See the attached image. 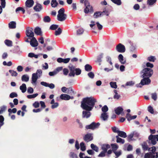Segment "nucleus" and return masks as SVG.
I'll return each mask as SVG.
<instances>
[{"label":"nucleus","mask_w":158,"mask_h":158,"mask_svg":"<svg viewBox=\"0 0 158 158\" xmlns=\"http://www.w3.org/2000/svg\"><path fill=\"white\" fill-rule=\"evenodd\" d=\"M97 101L96 99L93 97L84 98L81 102V106L84 110L91 111Z\"/></svg>","instance_id":"nucleus-1"},{"label":"nucleus","mask_w":158,"mask_h":158,"mask_svg":"<svg viewBox=\"0 0 158 158\" xmlns=\"http://www.w3.org/2000/svg\"><path fill=\"white\" fill-rule=\"evenodd\" d=\"M70 73L69 76L70 77H74L75 75H78L81 74V70L79 68H76L73 65L69 66Z\"/></svg>","instance_id":"nucleus-2"},{"label":"nucleus","mask_w":158,"mask_h":158,"mask_svg":"<svg viewBox=\"0 0 158 158\" xmlns=\"http://www.w3.org/2000/svg\"><path fill=\"white\" fill-rule=\"evenodd\" d=\"M141 77H151L153 74V70L149 68H146L143 69L140 72Z\"/></svg>","instance_id":"nucleus-3"},{"label":"nucleus","mask_w":158,"mask_h":158,"mask_svg":"<svg viewBox=\"0 0 158 158\" xmlns=\"http://www.w3.org/2000/svg\"><path fill=\"white\" fill-rule=\"evenodd\" d=\"M64 9L63 8L60 9L58 11L57 15V19L60 21L65 20L67 18V15L64 14Z\"/></svg>","instance_id":"nucleus-4"},{"label":"nucleus","mask_w":158,"mask_h":158,"mask_svg":"<svg viewBox=\"0 0 158 158\" xmlns=\"http://www.w3.org/2000/svg\"><path fill=\"white\" fill-rule=\"evenodd\" d=\"M143 79L141 80L139 84L136 85V86L137 87H142V86L148 85L151 83V80L150 77H141Z\"/></svg>","instance_id":"nucleus-5"},{"label":"nucleus","mask_w":158,"mask_h":158,"mask_svg":"<svg viewBox=\"0 0 158 158\" xmlns=\"http://www.w3.org/2000/svg\"><path fill=\"white\" fill-rule=\"evenodd\" d=\"M100 125V124L99 123H95L94 122H93L89 125L86 126L85 128L87 129H91L94 130L98 128Z\"/></svg>","instance_id":"nucleus-6"},{"label":"nucleus","mask_w":158,"mask_h":158,"mask_svg":"<svg viewBox=\"0 0 158 158\" xmlns=\"http://www.w3.org/2000/svg\"><path fill=\"white\" fill-rule=\"evenodd\" d=\"M116 51L120 53H123L125 51V48L124 45L120 43L117 45L116 47Z\"/></svg>","instance_id":"nucleus-7"},{"label":"nucleus","mask_w":158,"mask_h":158,"mask_svg":"<svg viewBox=\"0 0 158 158\" xmlns=\"http://www.w3.org/2000/svg\"><path fill=\"white\" fill-rule=\"evenodd\" d=\"M33 29L29 27H27L26 31V35L27 36L33 38L34 36V33L33 31Z\"/></svg>","instance_id":"nucleus-8"},{"label":"nucleus","mask_w":158,"mask_h":158,"mask_svg":"<svg viewBox=\"0 0 158 158\" xmlns=\"http://www.w3.org/2000/svg\"><path fill=\"white\" fill-rule=\"evenodd\" d=\"M39 76H36L35 73H33L31 77V83L33 85L36 86L37 85V81L38 78Z\"/></svg>","instance_id":"nucleus-9"},{"label":"nucleus","mask_w":158,"mask_h":158,"mask_svg":"<svg viewBox=\"0 0 158 158\" xmlns=\"http://www.w3.org/2000/svg\"><path fill=\"white\" fill-rule=\"evenodd\" d=\"M148 139L150 141L149 143L154 145L156 143V140L154 135H150L148 137Z\"/></svg>","instance_id":"nucleus-10"},{"label":"nucleus","mask_w":158,"mask_h":158,"mask_svg":"<svg viewBox=\"0 0 158 158\" xmlns=\"http://www.w3.org/2000/svg\"><path fill=\"white\" fill-rule=\"evenodd\" d=\"M93 139L92 134L90 133H88L85 135L84 137V139L86 142H88L91 141Z\"/></svg>","instance_id":"nucleus-11"},{"label":"nucleus","mask_w":158,"mask_h":158,"mask_svg":"<svg viewBox=\"0 0 158 158\" xmlns=\"http://www.w3.org/2000/svg\"><path fill=\"white\" fill-rule=\"evenodd\" d=\"M30 44L33 47H37L38 46V44L37 40L34 37L32 38V39H31L30 42Z\"/></svg>","instance_id":"nucleus-12"},{"label":"nucleus","mask_w":158,"mask_h":158,"mask_svg":"<svg viewBox=\"0 0 158 158\" xmlns=\"http://www.w3.org/2000/svg\"><path fill=\"white\" fill-rule=\"evenodd\" d=\"M70 59V58L63 59L61 58H59L57 59V61L59 63H64L65 64L68 63Z\"/></svg>","instance_id":"nucleus-13"},{"label":"nucleus","mask_w":158,"mask_h":158,"mask_svg":"<svg viewBox=\"0 0 158 158\" xmlns=\"http://www.w3.org/2000/svg\"><path fill=\"white\" fill-rule=\"evenodd\" d=\"M34 3L33 0H27L25 2V5L26 7L30 8L33 6Z\"/></svg>","instance_id":"nucleus-14"},{"label":"nucleus","mask_w":158,"mask_h":158,"mask_svg":"<svg viewBox=\"0 0 158 158\" xmlns=\"http://www.w3.org/2000/svg\"><path fill=\"white\" fill-rule=\"evenodd\" d=\"M69 90V92H67V93L71 94L72 93L74 94V92L73 91L72 88L71 87H69V88H67L65 87H63L61 89L62 91L64 93H65L67 89Z\"/></svg>","instance_id":"nucleus-15"},{"label":"nucleus","mask_w":158,"mask_h":158,"mask_svg":"<svg viewBox=\"0 0 158 158\" xmlns=\"http://www.w3.org/2000/svg\"><path fill=\"white\" fill-rule=\"evenodd\" d=\"M60 98L62 100H68L70 99L71 97L68 94H62L60 95Z\"/></svg>","instance_id":"nucleus-16"},{"label":"nucleus","mask_w":158,"mask_h":158,"mask_svg":"<svg viewBox=\"0 0 158 158\" xmlns=\"http://www.w3.org/2000/svg\"><path fill=\"white\" fill-rule=\"evenodd\" d=\"M89 111H84L82 112V117L83 118H89L91 115V113Z\"/></svg>","instance_id":"nucleus-17"},{"label":"nucleus","mask_w":158,"mask_h":158,"mask_svg":"<svg viewBox=\"0 0 158 158\" xmlns=\"http://www.w3.org/2000/svg\"><path fill=\"white\" fill-rule=\"evenodd\" d=\"M118 59L121 64H124L126 63V60L125 59H124L123 56L121 54H120L118 55Z\"/></svg>","instance_id":"nucleus-18"},{"label":"nucleus","mask_w":158,"mask_h":158,"mask_svg":"<svg viewBox=\"0 0 158 158\" xmlns=\"http://www.w3.org/2000/svg\"><path fill=\"white\" fill-rule=\"evenodd\" d=\"M85 5L86 7L84 9V12L85 13H88L89 11V9L90 7V6L89 2L86 1L85 2Z\"/></svg>","instance_id":"nucleus-19"},{"label":"nucleus","mask_w":158,"mask_h":158,"mask_svg":"<svg viewBox=\"0 0 158 158\" xmlns=\"http://www.w3.org/2000/svg\"><path fill=\"white\" fill-rule=\"evenodd\" d=\"M1 1V5L0 6V14L2 13V8H4L6 6L5 0H0Z\"/></svg>","instance_id":"nucleus-20"},{"label":"nucleus","mask_w":158,"mask_h":158,"mask_svg":"<svg viewBox=\"0 0 158 158\" xmlns=\"http://www.w3.org/2000/svg\"><path fill=\"white\" fill-rule=\"evenodd\" d=\"M42 9V6L40 4H37L34 7V9L36 12L40 11Z\"/></svg>","instance_id":"nucleus-21"},{"label":"nucleus","mask_w":158,"mask_h":158,"mask_svg":"<svg viewBox=\"0 0 158 158\" xmlns=\"http://www.w3.org/2000/svg\"><path fill=\"white\" fill-rule=\"evenodd\" d=\"M101 118L103 121H106L107 120L108 116L106 113H102L100 117Z\"/></svg>","instance_id":"nucleus-22"},{"label":"nucleus","mask_w":158,"mask_h":158,"mask_svg":"<svg viewBox=\"0 0 158 158\" xmlns=\"http://www.w3.org/2000/svg\"><path fill=\"white\" fill-rule=\"evenodd\" d=\"M114 110L116 114L119 115L123 111V109L121 107H118L115 108Z\"/></svg>","instance_id":"nucleus-23"},{"label":"nucleus","mask_w":158,"mask_h":158,"mask_svg":"<svg viewBox=\"0 0 158 158\" xmlns=\"http://www.w3.org/2000/svg\"><path fill=\"white\" fill-rule=\"evenodd\" d=\"M110 148V146L109 144H103L101 146L102 149L104 151L107 152V150Z\"/></svg>","instance_id":"nucleus-24"},{"label":"nucleus","mask_w":158,"mask_h":158,"mask_svg":"<svg viewBox=\"0 0 158 158\" xmlns=\"http://www.w3.org/2000/svg\"><path fill=\"white\" fill-rule=\"evenodd\" d=\"M34 31L35 33L37 35H40L42 33L40 28L38 27H36Z\"/></svg>","instance_id":"nucleus-25"},{"label":"nucleus","mask_w":158,"mask_h":158,"mask_svg":"<svg viewBox=\"0 0 158 158\" xmlns=\"http://www.w3.org/2000/svg\"><path fill=\"white\" fill-rule=\"evenodd\" d=\"M19 89L22 93H24L27 90L26 85L24 83L22 85L20 86Z\"/></svg>","instance_id":"nucleus-26"},{"label":"nucleus","mask_w":158,"mask_h":158,"mask_svg":"<svg viewBox=\"0 0 158 158\" xmlns=\"http://www.w3.org/2000/svg\"><path fill=\"white\" fill-rule=\"evenodd\" d=\"M118 136H120V137L122 138H125L127 136L126 133L125 132L123 131H119L118 132Z\"/></svg>","instance_id":"nucleus-27"},{"label":"nucleus","mask_w":158,"mask_h":158,"mask_svg":"<svg viewBox=\"0 0 158 158\" xmlns=\"http://www.w3.org/2000/svg\"><path fill=\"white\" fill-rule=\"evenodd\" d=\"M21 80L23 81L27 82L29 80V77L27 75H24L22 76Z\"/></svg>","instance_id":"nucleus-28"},{"label":"nucleus","mask_w":158,"mask_h":158,"mask_svg":"<svg viewBox=\"0 0 158 158\" xmlns=\"http://www.w3.org/2000/svg\"><path fill=\"white\" fill-rule=\"evenodd\" d=\"M16 23L15 22L12 21L9 24V27L10 28L14 29L16 28Z\"/></svg>","instance_id":"nucleus-29"},{"label":"nucleus","mask_w":158,"mask_h":158,"mask_svg":"<svg viewBox=\"0 0 158 158\" xmlns=\"http://www.w3.org/2000/svg\"><path fill=\"white\" fill-rule=\"evenodd\" d=\"M106 61L110 64V66H113L111 57L109 56H107L106 57Z\"/></svg>","instance_id":"nucleus-30"},{"label":"nucleus","mask_w":158,"mask_h":158,"mask_svg":"<svg viewBox=\"0 0 158 158\" xmlns=\"http://www.w3.org/2000/svg\"><path fill=\"white\" fill-rule=\"evenodd\" d=\"M116 138L117 139L116 142L117 143H121L122 144H123L124 143V140L119 137L118 135L116 136Z\"/></svg>","instance_id":"nucleus-31"},{"label":"nucleus","mask_w":158,"mask_h":158,"mask_svg":"<svg viewBox=\"0 0 158 158\" xmlns=\"http://www.w3.org/2000/svg\"><path fill=\"white\" fill-rule=\"evenodd\" d=\"M85 71L89 72L92 69V66L89 64H86L85 66Z\"/></svg>","instance_id":"nucleus-32"},{"label":"nucleus","mask_w":158,"mask_h":158,"mask_svg":"<svg viewBox=\"0 0 158 158\" xmlns=\"http://www.w3.org/2000/svg\"><path fill=\"white\" fill-rule=\"evenodd\" d=\"M5 44L8 46L11 47L12 46V42L8 40H6L4 41Z\"/></svg>","instance_id":"nucleus-33"},{"label":"nucleus","mask_w":158,"mask_h":158,"mask_svg":"<svg viewBox=\"0 0 158 158\" xmlns=\"http://www.w3.org/2000/svg\"><path fill=\"white\" fill-rule=\"evenodd\" d=\"M156 0H148L147 3L149 6H152L156 2Z\"/></svg>","instance_id":"nucleus-34"},{"label":"nucleus","mask_w":158,"mask_h":158,"mask_svg":"<svg viewBox=\"0 0 158 158\" xmlns=\"http://www.w3.org/2000/svg\"><path fill=\"white\" fill-rule=\"evenodd\" d=\"M103 53L101 54L97 58V61L99 63V65H101V62L102 61V59L103 58Z\"/></svg>","instance_id":"nucleus-35"},{"label":"nucleus","mask_w":158,"mask_h":158,"mask_svg":"<svg viewBox=\"0 0 158 158\" xmlns=\"http://www.w3.org/2000/svg\"><path fill=\"white\" fill-rule=\"evenodd\" d=\"M51 4L52 6L53 7H56L58 4L56 0H52Z\"/></svg>","instance_id":"nucleus-36"},{"label":"nucleus","mask_w":158,"mask_h":158,"mask_svg":"<svg viewBox=\"0 0 158 158\" xmlns=\"http://www.w3.org/2000/svg\"><path fill=\"white\" fill-rule=\"evenodd\" d=\"M118 6H120L122 4L121 0H110Z\"/></svg>","instance_id":"nucleus-37"},{"label":"nucleus","mask_w":158,"mask_h":158,"mask_svg":"<svg viewBox=\"0 0 158 158\" xmlns=\"http://www.w3.org/2000/svg\"><path fill=\"white\" fill-rule=\"evenodd\" d=\"M43 21L45 23H49L51 21V18L49 16H46L44 17Z\"/></svg>","instance_id":"nucleus-38"},{"label":"nucleus","mask_w":158,"mask_h":158,"mask_svg":"<svg viewBox=\"0 0 158 158\" xmlns=\"http://www.w3.org/2000/svg\"><path fill=\"white\" fill-rule=\"evenodd\" d=\"M111 146L112 147L113 152L116 151L118 148V145L115 143L112 144H111Z\"/></svg>","instance_id":"nucleus-39"},{"label":"nucleus","mask_w":158,"mask_h":158,"mask_svg":"<svg viewBox=\"0 0 158 158\" xmlns=\"http://www.w3.org/2000/svg\"><path fill=\"white\" fill-rule=\"evenodd\" d=\"M39 55H35L33 53H30L28 54V56L29 57L32 58L35 57V58H37L38 57Z\"/></svg>","instance_id":"nucleus-40"},{"label":"nucleus","mask_w":158,"mask_h":158,"mask_svg":"<svg viewBox=\"0 0 158 158\" xmlns=\"http://www.w3.org/2000/svg\"><path fill=\"white\" fill-rule=\"evenodd\" d=\"M91 148L94 150L96 152H98V148L97 146L95 145L93 143H92L90 145Z\"/></svg>","instance_id":"nucleus-41"},{"label":"nucleus","mask_w":158,"mask_h":158,"mask_svg":"<svg viewBox=\"0 0 158 158\" xmlns=\"http://www.w3.org/2000/svg\"><path fill=\"white\" fill-rule=\"evenodd\" d=\"M62 31V30L61 28H59L57 30L55 31V34L56 36L59 35L61 33Z\"/></svg>","instance_id":"nucleus-42"},{"label":"nucleus","mask_w":158,"mask_h":158,"mask_svg":"<svg viewBox=\"0 0 158 158\" xmlns=\"http://www.w3.org/2000/svg\"><path fill=\"white\" fill-rule=\"evenodd\" d=\"M37 93L35 94L32 95H29L27 96V97L29 99L34 98L38 95Z\"/></svg>","instance_id":"nucleus-43"},{"label":"nucleus","mask_w":158,"mask_h":158,"mask_svg":"<svg viewBox=\"0 0 158 158\" xmlns=\"http://www.w3.org/2000/svg\"><path fill=\"white\" fill-rule=\"evenodd\" d=\"M9 72L12 76L16 77L17 76V73L15 71L10 70H9Z\"/></svg>","instance_id":"nucleus-44"},{"label":"nucleus","mask_w":158,"mask_h":158,"mask_svg":"<svg viewBox=\"0 0 158 158\" xmlns=\"http://www.w3.org/2000/svg\"><path fill=\"white\" fill-rule=\"evenodd\" d=\"M113 66H110L108 68H106L104 69L105 71L106 72H110L113 70Z\"/></svg>","instance_id":"nucleus-45"},{"label":"nucleus","mask_w":158,"mask_h":158,"mask_svg":"<svg viewBox=\"0 0 158 158\" xmlns=\"http://www.w3.org/2000/svg\"><path fill=\"white\" fill-rule=\"evenodd\" d=\"M156 151V148L155 147H153L148 149V151L151 152L150 153H151L152 154L155 153L154 152Z\"/></svg>","instance_id":"nucleus-46"},{"label":"nucleus","mask_w":158,"mask_h":158,"mask_svg":"<svg viewBox=\"0 0 158 158\" xmlns=\"http://www.w3.org/2000/svg\"><path fill=\"white\" fill-rule=\"evenodd\" d=\"M34 73L36 74V76H39V77H40L42 75V71L40 69H38L37 70L36 73Z\"/></svg>","instance_id":"nucleus-47"},{"label":"nucleus","mask_w":158,"mask_h":158,"mask_svg":"<svg viewBox=\"0 0 158 158\" xmlns=\"http://www.w3.org/2000/svg\"><path fill=\"white\" fill-rule=\"evenodd\" d=\"M102 13L100 12H95L94 13V18H97L99 17L101 15Z\"/></svg>","instance_id":"nucleus-48"},{"label":"nucleus","mask_w":158,"mask_h":158,"mask_svg":"<svg viewBox=\"0 0 158 158\" xmlns=\"http://www.w3.org/2000/svg\"><path fill=\"white\" fill-rule=\"evenodd\" d=\"M156 59L155 57L152 56H151L148 58V60L151 62H154Z\"/></svg>","instance_id":"nucleus-49"},{"label":"nucleus","mask_w":158,"mask_h":158,"mask_svg":"<svg viewBox=\"0 0 158 158\" xmlns=\"http://www.w3.org/2000/svg\"><path fill=\"white\" fill-rule=\"evenodd\" d=\"M110 85L111 87L114 89H116L117 88V85L116 82H111L110 83Z\"/></svg>","instance_id":"nucleus-50"},{"label":"nucleus","mask_w":158,"mask_h":158,"mask_svg":"<svg viewBox=\"0 0 158 158\" xmlns=\"http://www.w3.org/2000/svg\"><path fill=\"white\" fill-rule=\"evenodd\" d=\"M80 146L81 147V149L82 151H84L86 149L85 147L84 143H81L80 144Z\"/></svg>","instance_id":"nucleus-51"},{"label":"nucleus","mask_w":158,"mask_h":158,"mask_svg":"<svg viewBox=\"0 0 158 158\" xmlns=\"http://www.w3.org/2000/svg\"><path fill=\"white\" fill-rule=\"evenodd\" d=\"M135 83L134 81H129L127 82L126 84V85L127 86H132Z\"/></svg>","instance_id":"nucleus-52"},{"label":"nucleus","mask_w":158,"mask_h":158,"mask_svg":"<svg viewBox=\"0 0 158 158\" xmlns=\"http://www.w3.org/2000/svg\"><path fill=\"white\" fill-rule=\"evenodd\" d=\"M152 154L151 153H147L144 156V158H152Z\"/></svg>","instance_id":"nucleus-53"},{"label":"nucleus","mask_w":158,"mask_h":158,"mask_svg":"<svg viewBox=\"0 0 158 158\" xmlns=\"http://www.w3.org/2000/svg\"><path fill=\"white\" fill-rule=\"evenodd\" d=\"M108 110V108L106 105L104 106L102 108V110L103 113H106Z\"/></svg>","instance_id":"nucleus-54"},{"label":"nucleus","mask_w":158,"mask_h":158,"mask_svg":"<svg viewBox=\"0 0 158 158\" xmlns=\"http://www.w3.org/2000/svg\"><path fill=\"white\" fill-rule=\"evenodd\" d=\"M58 27V25L55 24H53L50 27V29L51 30H55Z\"/></svg>","instance_id":"nucleus-55"},{"label":"nucleus","mask_w":158,"mask_h":158,"mask_svg":"<svg viewBox=\"0 0 158 158\" xmlns=\"http://www.w3.org/2000/svg\"><path fill=\"white\" fill-rule=\"evenodd\" d=\"M148 111L152 114L154 113V110L152 107L151 106H148Z\"/></svg>","instance_id":"nucleus-56"},{"label":"nucleus","mask_w":158,"mask_h":158,"mask_svg":"<svg viewBox=\"0 0 158 158\" xmlns=\"http://www.w3.org/2000/svg\"><path fill=\"white\" fill-rule=\"evenodd\" d=\"M6 108V106H3L1 108H0V114L2 113Z\"/></svg>","instance_id":"nucleus-57"},{"label":"nucleus","mask_w":158,"mask_h":158,"mask_svg":"<svg viewBox=\"0 0 158 158\" xmlns=\"http://www.w3.org/2000/svg\"><path fill=\"white\" fill-rule=\"evenodd\" d=\"M17 94L15 92L11 93L10 95V97L11 98H13L14 97H17Z\"/></svg>","instance_id":"nucleus-58"},{"label":"nucleus","mask_w":158,"mask_h":158,"mask_svg":"<svg viewBox=\"0 0 158 158\" xmlns=\"http://www.w3.org/2000/svg\"><path fill=\"white\" fill-rule=\"evenodd\" d=\"M134 137V135L133 132H132L130 134H129L127 137L128 141H130L131 140L132 138Z\"/></svg>","instance_id":"nucleus-59"},{"label":"nucleus","mask_w":158,"mask_h":158,"mask_svg":"<svg viewBox=\"0 0 158 158\" xmlns=\"http://www.w3.org/2000/svg\"><path fill=\"white\" fill-rule=\"evenodd\" d=\"M27 92L28 93L31 94L33 93L34 90L33 88L31 87H28L27 89Z\"/></svg>","instance_id":"nucleus-60"},{"label":"nucleus","mask_w":158,"mask_h":158,"mask_svg":"<svg viewBox=\"0 0 158 158\" xmlns=\"http://www.w3.org/2000/svg\"><path fill=\"white\" fill-rule=\"evenodd\" d=\"M69 156L72 158H77V155L73 152H71L70 153Z\"/></svg>","instance_id":"nucleus-61"},{"label":"nucleus","mask_w":158,"mask_h":158,"mask_svg":"<svg viewBox=\"0 0 158 158\" xmlns=\"http://www.w3.org/2000/svg\"><path fill=\"white\" fill-rule=\"evenodd\" d=\"M106 152L102 151L98 155V156L99 157H103L105 156V154L106 153Z\"/></svg>","instance_id":"nucleus-62"},{"label":"nucleus","mask_w":158,"mask_h":158,"mask_svg":"<svg viewBox=\"0 0 158 158\" xmlns=\"http://www.w3.org/2000/svg\"><path fill=\"white\" fill-rule=\"evenodd\" d=\"M33 106L35 108H37L39 107L40 106V104L39 102L37 101L35 102L33 104Z\"/></svg>","instance_id":"nucleus-63"},{"label":"nucleus","mask_w":158,"mask_h":158,"mask_svg":"<svg viewBox=\"0 0 158 158\" xmlns=\"http://www.w3.org/2000/svg\"><path fill=\"white\" fill-rule=\"evenodd\" d=\"M84 32V30L82 28L78 29L77 31V35H81Z\"/></svg>","instance_id":"nucleus-64"}]
</instances>
